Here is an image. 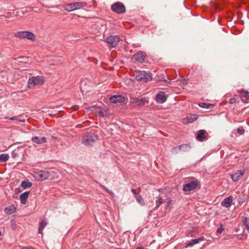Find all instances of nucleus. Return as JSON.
Returning <instances> with one entry per match:
<instances>
[{"mask_svg": "<svg viewBox=\"0 0 249 249\" xmlns=\"http://www.w3.org/2000/svg\"><path fill=\"white\" fill-rule=\"evenodd\" d=\"M47 225V222L46 221L43 220L41 221L38 228V233L39 234H42L43 230L46 226Z\"/></svg>", "mask_w": 249, "mask_h": 249, "instance_id": "obj_23", "label": "nucleus"}, {"mask_svg": "<svg viewBox=\"0 0 249 249\" xmlns=\"http://www.w3.org/2000/svg\"><path fill=\"white\" fill-rule=\"evenodd\" d=\"M134 75L136 80L138 81L147 83L151 81L153 79L152 73L146 72L144 71H136Z\"/></svg>", "mask_w": 249, "mask_h": 249, "instance_id": "obj_1", "label": "nucleus"}, {"mask_svg": "<svg viewBox=\"0 0 249 249\" xmlns=\"http://www.w3.org/2000/svg\"><path fill=\"white\" fill-rule=\"evenodd\" d=\"M248 218L246 217H245L243 219V223L244 225L245 226L246 228L249 230V223L248 222Z\"/></svg>", "mask_w": 249, "mask_h": 249, "instance_id": "obj_29", "label": "nucleus"}, {"mask_svg": "<svg viewBox=\"0 0 249 249\" xmlns=\"http://www.w3.org/2000/svg\"><path fill=\"white\" fill-rule=\"evenodd\" d=\"M237 132L240 135H242L244 134V132H245V130L244 129H240V128H238L237 129Z\"/></svg>", "mask_w": 249, "mask_h": 249, "instance_id": "obj_32", "label": "nucleus"}, {"mask_svg": "<svg viewBox=\"0 0 249 249\" xmlns=\"http://www.w3.org/2000/svg\"><path fill=\"white\" fill-rule=\"evenodd\" d=\"M245 173V170H237L231 175V178L233 181H237L243 176Z\"/></svg>", "mask_w": 249, "mask_h": 249, "instance_id": "obj_10", "label": "nucleus"}, {"mask_svg": "<svg viewBox=\"0 0 249 249\" xmlns=\"http://www.w3.org/2000/svg\"><path fill=\"white\" fill-rule=\"evenodd\" d=\"M19 122H24L25 120H18Z\"/></svg>", "mask_w": 249, "mask_h": 249, "instance_id": "obj_38", "label": "nucleus"}, {"mask_svg": "<svg viewBox=\"0 0 249 249\" xmlns=\"http://www.w3.org/2000/svg\"><path fill=\"white\" fill-rule=\"evenodd\" d=\"M39 177L41 180H46L49 177V173L47 171H41L38 173Z\"/></svg>", "mask_w": 249, "mask_h": 249, "instance_id": "obj_21", "label": "nucleus"}, {"mask_svg": "<svg viewBox=\"0 0 249 249\" xmlns=\"http://www.w3.org/2000/svg\"><path fill=\"white\" fill-rule=\"evenodd\" d=\"M198 118V115L196 114H189L183 119H182V122L183 124H187L192 123L196 121Z\"/></svg>", "mask_w": 249, "mask_h": 249, "instance_id": "obj_9", "label": "nucleus"}, {"mask_svg": "<svg viewBox=\"0 0 249 249\" xmlns=\"http://www.w3.org/2000/svg\"><path fill=\"white\" fill-rule=\"evenodd\" d=\"M133 102L137 105L143 106L148 103V100L147 98H142L141 99L133 98Z\"/></svg>", "mask_w": 249, "mask_h": 249, "instance_id": "obj_15", "label": "nucleus"}, {"mask_svg": "<svg viewBox=\"0 0 249 249\" xmlns=\"http://www.w3.org/2000/svg\"><path fill=\"white\" fill-rule=\"evenodd\" d=\"M223 231H224V229L222 228V226H221L220 228H219L217 229V232L219 233H221Z\"/></svg>", "mask_w": 249, "mask_h": 249, "instance_id": "obj_33", "label": "nucleus"}, {"mask_svg": "<svg viewBox=\"0 0 249 249\" xmlns=\"http://www.w3.org/2000/svg\"><path fill=\"white\" fill-rule=\"evenodd\" d=\"M32 141L33 142L40 144L42 143H45L47 142V139L45 137H43L41 139H39L38 137H34L32 138Z\"/></svg>", "mask_w": 249, "mask_h": 249, "instance_id": "obj_17", "label": "nucleus"}, {"mask_svg": "<svg viewBox=\"0 0 249 249\" xmlns=\"http://www.w3.org/2000/svg\"><path fill=\"white\" fill-rule=\"evenodd\" d=\"M16 211V208L15 207L14 205H10L6 208H5L4 210V212L6 213L10 214L13 213H14Z\"/></svg>", "mask_w": 249, "mask_h": 249, "instance_id": "obj_22", "label": "nucleus"}, {"mask_svg": "<svg viewBox=\"0 0 249 249\" xmlns=\"http://www.w3.org/2000/svg\"><path fill=\"white\" fill-rule=\"evenodd\" d=\"M1 235V231H0V235Z\"/></svg>", "mask_w": 249, "mask_h": 249, "instance_id": "obj_40", "label": "nucleus"}, {"mask_svg": "<svg viewBox=\"0 0 249 249\" xmlns=\"http://www.w3.org/2000/svg\"><path fill=\"white\" fill-rule=\"evenodd\" d=\"M112 10L119 14H123L125 12L124 5L120 2H117L111 6Z\"/></svg>", "mask_w": 249, "mask_h": 249, "instance_id": "obj_7", "label": "nucleus"}, {"mask_svg": "<svg viewBox=\"0 0 249 249\" xmlns=\"http://www.w3.org/2000/svg\"><path fill=\"white\" fill-rule=\"evenodd\" d=\"M32 184L31 182L28 181H23L22 182L21 184V186L24 188L26 189L27 188H30L31 187Z\"/></svg>", "mask_w": 249, "mask_h": 249, "instance_id": "obj_24", "label": "nucleus"}, {"mask_svg": "<svg viewBox=\"0 0 249 249\" xmlns=\"http://www.w3.org/2000/svg\"><path fill=\"white\" fill-rule=\"evenodd\" d=\"M236 98H232L230 99L229 103L231 104H234L236 102Z\"/></svg>", "mask_w": 249, "mask_h": 249, "instance_id": "obj_31", "label": "nucleus"}, {"mask_svg": "<svg viewBox=\"0 0 249 249\" xmlns=\"http://www.w3.org/2000/svg\"><path fill=\"white\" fill-rule=\"evenodd\" d=\"M233 201V197L230 196L225 199L221 202V206L226 208H229L232 203Z\"/></svg>", "mask_w": 249, "mask_h": 249, "instance_id": "obj_14", "label": "nucleus"}, {"mask_svg": "<svg viewBox=\"0 0 249 249\" xmlns=\"http://www.w3.org/2000/svg\"><path fill=\"white\" fill-rule=\"evenodd\" d=\"M171 202V200H169V202L168 203V206L169 205L170 203Z\"/></svg>", "mask_w": 249, "mask_h": 249, "instance_id": "obj_39", "label": "nucleus"}, {"mask_svg": "<svg viewBox=\"0 0 249 249\" xmlns=\"http://www.w3.org/2000/svg\"><path fill=\"white\" fill-rule=\"evenodd\" d=\"M87 5L86 2H75L71 3H66L63 5V7L65 10L70 12L74 10L81 9Z\"/></svg>", "mask_w": 249, "mask_h": 249, "instance_id": "obj_3", "label": "nucleus"}, {"mask_svg": "<svg viewBox=\"0 0 249 249\" xmlns=\"http://www.w3.org/2000/svg\"><path fill=\"white\" fill-rule=\"evenodd\" d=\"M30 192H26L22 193L20 196V202L23 204H25L27 202V199L29 197Z\"/></svg>", "mask_w": 249, "mask_h": 249, "instance_id": "obj_19", "label": "nucleus"}, {"mask_svg": "<svg viewBox=\"0 0 249 249\" xmlns=\"http://www.w3.org/2000/svg\"><path fill=\"white\" fill-rule=\"evenodd\" d=\"M45 82V78L42 76H32L28 79V87L29 89H33L36 86L43 85Z\"/></svg>", "mask_w": 249, "mask_h": 249, "instance_id": "obj_2", "label": "nucleus"}, {"mask_svg": "<svg viewBox=\"0 0 249 249\" xmlns=\"http://www.w3.org/2000/svg\"><path fill=\"white\" fill-rule=\"evenodd\" d=\"M198 105L200 107L205 108H210L211 107L213 106L212 104H208L205 103H200Z\"/></svg>", "mask_w": 249, "mask_h": 249, "instance_id": "obj_26", "label": "nucleus"}, {"mask_svg": "<svg viewBox=\"0 0 249 249\" xmlns=\"http://www.w3.org/2000/svg\"><path fill=\"white\" fill-rule=\"evenodd\" d=\"M131 192L133 193V194L135 196H136L137 195H139V194H137L136 193V190L134 189H131Z\"/></svg>", "mask_w": 249, "mask_h": 249, "instance_id": "obj_34", "label": "nucleus"}, {"mask_svg": "<svg viewBox=\"0 0 249 249\" xmlns=\"http://www.w3.org/2000/svg\"><path fill=\"white\" fill-rule=\"evenodd\" d=\"M101 187L104 189L106 192H108L109 194L113 195V193L112 191H109L106 186L101 185Z\"/></svg>", "mask_w": 249, "mask_h": 249, "instance_id": "obj_30", "label": "nucleus"}, {"mask_svg": "<svg viewBox=\"0 0 249 249\" xmlns=\"http://www.w3.org/2000/svg\"><path fill=\"white\" fill-rule=\"evenodd\" d=\"M97 140V136L89 134L83 136L82 139V143L86 146H90Z\"/></svg>", "mask_w": 249, "mask_h": 249, "instance_id": "obj_5", "label": "nucleus"}, {"mask_svg": "<svg viewBox=\"0 0 249 249\" xmlns=\"http://www.w3.org/2000/svg\"><path fill=\"white\" fill-rule=\"evenodd\" d=\"M15 36L20 39L26 38L33 41L36 40L35 34L28 31L18 32L15 34Z\"/></svg>", "mask_w": 249, "mask_h": 249, "instance_id": "obj_4", "label": "nucleus"}, {"mask_svg": "<svg viewBox=\"0 0 249 249\" xmlns=\"http://www.w3.org/2000/svg\"><path fill=\"white\" fill-rule=\"evenodd\" d=\"M199 185V182L197 179H194L188 183L184 184L183 186V190L184 192H188L196 189Z\"/></svg>", "mask_w": 249, "mask_h": 249, "instance_id": "obj_6", "label": "nucleus"}, {"mask_svg": "<svg viewBox=\"0 0 249 249\" xmlns=\"http://www.w3.org/2000/svg\"><path fill=\"white\" fill-rule=\"evenodd\" d=\"M21 249H35V248L31 247H23Z\"/></svg>", "mask_w": 249, "mask_h": 249, "instance_id": "obj_35", "label": "nucleus"}, {"mask_svg": "<svg viewBox=\"0 0 249 249\" xmlns=\"http://www.w3.org/2000/svg\"><path fill=\"white\" fill-rule=\"evenodd\" d=\"M238 92L240 93V97L243 101H244V98L246 100H249V91L243 89H241L240 90H238Z\"/></svg>", "mask_w": 249, "mask_h": 249, "instance_id": "obj_16", "label": "nucleus"}, {"mask_svg": "<svg viewBox=\"0 0 249 249\" xmlns=\"http://www.w3.org/2000/svg\"><path fill=\"white\" fill-rule=\"evenodd\" d=\"M109 100L113 103H123L125 101V98L122 95H115L111 96Z\"/></svg>", "mask_w": 249, "mask_h": 249, "instance_id": "obj_12", "label": "nucleus"}, {"mask_svg": "<svg viewBox=\"0 0 249 249\" xmlns=\"http://www.w3.org/2000/svg\"><path fill=\"white\" fill-rule=\"evenodd\" d=\"M167 100V97L163 91L159 92L156 96V100L159 103H163Z\"/></svg>", "mask_w": 249, "mask_h": 249, "instance_id": "obj_13", "label": "nucleus"}, {"mask_svg": "<svg viewBox=\"0 0 249 249\" xmlns=\"http://www.w3.org/2000/svg\"><path fill=\"white\" fill-rule=\"evenodd\" d=\"M106 42L112 48L117 46L120 41V38L117 36H109L106 39Z\"/></svg>", "mask_w": 249, "mask_h": 249, "instance_id": "obj_8", "label": "nucleus"}, {"mask_svg": "<svg viewBox=\"0 0 249 249\" xmlns=\"http://www.w3.org/2000/svg\"><path fill=\"white\" fill-rule=\"evenodd\" d=\"M136 249H145L143 247H138Z\"/></svg>", "mask_w": 249, "mask_h": 249, "instance_id": "obj_37", "label": "nucleus"}, {"mask_svg": "<svg viewBox=\"0 0 249 249\" xmlns=\"http://www.w3.org/2000/svg\"><path fill=\"white\" fill-rule=\"evenodd\" d=\"M145 56L146 55L144 53L140 52L133 55L132 59L134 60L135 62L142 63L144 61Z\"/></svg>", "mask_w": 249, "mask_h": 249, "instance_id": "obj_11", "label": "nucleus"}, {"mask_svg": "<svg viewBox=\"0 0 249 249\" xmlns=\"http://www.w3.org/2000/svg\"><path fill=\"white\" fill-rule=\"evenodd\" d=\"M206 132L204 130H200L199 131L197 135V140L199 141H203L206 138Z\"/></svg>", "mask_w": 249, "mask_h": 249, "instance_id": "obj_18", "label": "nucleus"}, {"mask_svg": "<svg viewBox=\"0 0 249 249\" xmlns=\"http://www.w3.org/2000/svg\"><path fill=\"white\" fill-rule=\"evenodd\" d=\"M9 119L11 120H18V118L16 116H14V117H11L9 118Z\"/></svg>", "mask_w": 249, "mask_h": 249, "instance_id": "obj_36", "label": "nucleus"}, {"mask_svg": "<svg viewBox=\"0 0 249 249\" xmlns=\"http://www.w3.org/2000/svg\"><path fill=\"white\" fill-rule=\"evenodd\" d=\"M204 240V238L203 237H199L198 239H193L185 246V248H188V247H192L194 245L198 243L199 242L203 241Z\"/></svg>", "mask_w": 249, "mask_h": 249, "instance_id": "obj_20", "label": "nucleus"}, {"mask_svg": "<svg viewBox=\"0 0 249 249\" xmlns=\"http://www.w3.org/2000/svg\"><path fill=\"white\" fill-rule=\"evenodd\" d=\"M135 197L136 200L137 201V202L140 204H141L142 205H144L145 203H144L142 197L141 196L140 194L135 196Z\"/></svg>", "mask_w": 249, "mask_h": 249, "instance_id": "obj_25", "label": "nucleus"}, {"mask_svg": "<svg viewBox=\"0 0 249 249\" xmlns=\"http://www.w3.org/2000/svg\"><path fill=\"white\" fill-rule=\"evenodd\" d=\"M9 155L8 154H2L0 155V160L2 161H6L9 159Z\"/></svg>", "mask_w": 249, "mask_h": 249, "instance_id": "obj_27", "label": "nucleus"}, {"mask_svg": "<svg viewBox=\"0 0 249 249\" xmlns=\"http://www.w3.org/2000/svg\"><path fill=\"white\" fill-rule=\"evenodd\" d=\"M163 203V199L162 198H161V196H159L157 197V200H156V208H158L161 204H162Z\"/></svg>", "mask_w": 249, "mask_h": 249, "instance_id": "obj_28", "label": "nucleus"}]
</instances>
